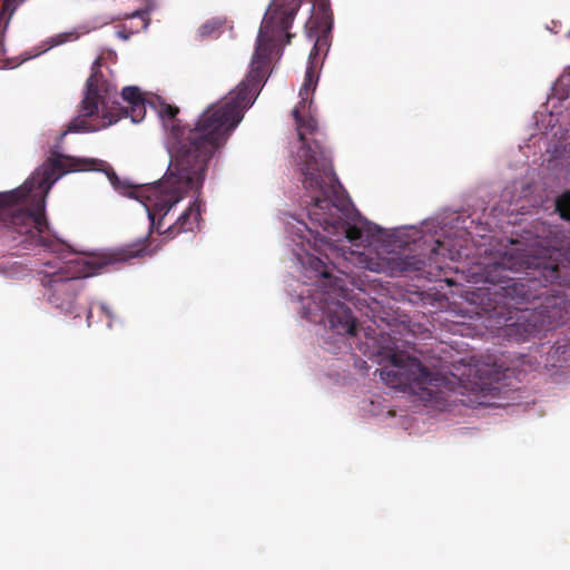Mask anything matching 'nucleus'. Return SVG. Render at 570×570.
<instances>
[{
	"mask_svg": "<svg viewBox=\"0 0 570 570\" xmlns=\"http://www.w3.org/2000/svg\"><path fill=\"white\" fill-rule=\"evenodd\" d=\"M381 380L391 389L415 396L424 406L446 411L461 403L468 406L485 404L492 383L500 380L501 367L494 363L471 358L448 365L435 357L423 361L383 346Z\"/></svg>",
	"mask_w": 570,
	"mask_h": 570,
	"instance_id": "nucleus-1",
	"label": "nucleus"
},
{
	"mask_svg": "<svg viewBox=\"0 0 570 570\" xmlns=\"http://www.w3.org/2000/svg\"><path fill=\"white\" fill-rule=\"evenodd\" d=\"M541 269L546 281L559 278L558 266L551 263H542L531 258L514 243L505 249L500 259L488 264L484 268L485 281L492 284H507L510 281L508 272H522L527 269Z\"/></svg>",
	"mask_w": 570,
	"mask_h": 570,
	"instance_id": "nucleus-2",
	"label": "nucleus"
},
{
	"mask_svg": "<svg viewBox=\"0 0 570 570\" xmlns=\"http://www.w3.org/2000/svg\"><path fill=\"white\" fill-rule=\"evenodd\" d=\"M88 30H81L80 29H72L70 31H66V32H61V33H58L51 38H49L48 40H46L41 47V50L33 53V55H29L27 57H24L23 60H28V59H31L33 57H37L38 55L40 53H43L46 51H48L49 49L53 48V47H57V46H60V45H63L66 42H70V41H75L77 40L80 35H83V33H87Z\"/></svg>",
	"mask_w": 570,
	"mask_h": 570,
	"instance_id": "nucleus-3",
	"label": "nucleus"
},
{
	"mask_svg": "<svg viewBox=\"0 0 570 570\" xmlns=\"http://www.w3.org/2000/svg\"><path fill=\"white\" fill-rule=\"evenodd\" d=\"M557 125L559 129L553 132L554 136L562 138L564 135H570V110H567L566 114L554 110L549 111L548 121L542 124V127L546 130H553Z\"/></svg>",
	"mask_w": 570,
	"mask_h": 570,
	"instance_id": "nucleus-4",
	"label": "nucleus"
},
{
	"mask_svg": "<svg viewBox=\"0 0 570 570\" xmlns=\"http://www.w3.org/2000/svg\"><path fill=\"white\" fill-rule=\"evenodd\" d=\"M570 95V67L557 79L552 87V95L548 99V105L556 108V101L564 100Z\"/></svg>",
	"mask_w": 570,
	"mask_h": 570,
	"instance_id": "nucleus-5",
	"label": "nucleus"
},
{
	"mask_svg": "<svg viewBox=\"0 0 570 570\" xmlns=\"http://www.w3.org/2000/svg\"><path fill=\"white\" fill-rule=\"evenodd\" d=\"M224 20L220 18H213L207 20L205 23H203L198 29V35L200 38H212L216 37L222 27H223Z\"/></svg>",
	"mask_w": 570,
	"mask_h": 570,
	"instance_id": "nucleus-6",
	"label": "nucleus"
},
{
	"mask_svg": "<svg viewBox=\"0 0 570 570\" xmlns=\"http://www.w3.org/2000/svg\"><path fill=\"white\" fill-rule=\"evenodd\" d=\"M554 210L559 213L560 217L570 220V191L563 193L554 203Z\"/></svg>",
	"mask_w": 570,
	"mask_h": 570,
	"instance_id": "nucleus-7",
	"label": "nucleus"
},
{
	"mask_svg": "<svg viewBox=\"0 0 570 570\" xmlns=\"http://www.w3.org/2000/svg\"><path fill=\"white\" fill-rule=\"evenodd\" d=\"M543 313H548V321L546 322V320L542 321V324L540 325L541 328L546 327V328H551V327H554V326H558L560 323H561V307L558 306V305H553L551 307L550 311H542L540 312V315H542Z\"/></svg>",
	"mask_w": 570,
	"mask_h": 570,
	"instance_id": "nucleus-8",
	"label": "nucleus"
},
{
	"mask_svg": "<svg viewBox=\"0 0 570 570\" xmlns=\"http://www.w3.org/2000/svg\"><path fill=\"white\" fill-rule=\"evenodd\" d=\"M144 4V9H137L132 13L128 14V18L135 19L139 18L141 20V29H147L149 24V20L147 18V14L153 9V0H140Z\"/></svg>",
	"mask_w": 570,
	"mask_h": 570,
	"instance_id": "nucleus-9",
	"label": "nucleus"
},
{
	"mask_svg": "<svg viewBox=\"0 0 570 570\" xmlns=\"http://www.w3.org/2000/svg\"><path fill=\"white\" fill-rule=\"evenodd\" d=\"M14 9H16L14 0H4V2H3L4 11H10V14H11L14 11Z\"/></svg>",
	"mask_w": 570,
	"mask_h": 570,
	"instance_id": "nucleus-10",
	"label": "nucleus"
},
{
	"mask_svg": "<svg viewBox=\"0 0 570 570\" xmlns=\"http://www.w3.org/2000/svg\"><path fill=\"white\" fill-rule=\"evenodd\" d=\"M134 33L132 30L130 31H127L126 28L121 29V30H118L117 31V36L122 39V40H127L129 39L130 35Z\"/></svg>",
	"mask_w": 570,
	"mask_h": 570,
	"instance_id": "nucleus-11",
	"label": "nucleus"
},
{
	"mask_svg": "<svg viewBox=\"0 0 570 570\" xmlns=\"http://www.w3.org/2000/svg\"><path fill=\"white\" fill-rule=\"evenodd\" d=\"M99 308L108 318H110V320L112 318V313L106 304H104V303L99 304Z\"/></svg>",
	"mask_w": 570,
	"mask_h": 570,
	"instance_id": "nucleus-12",
	"label": "nucleus"
},
{
	"mask_svg": "<svg viewBox=\"0 0 570 570\" xmlns=\"http://www.w3.org/2000/svg\"><path fill=\"white\" fill-rule=\"evenodd\" d=\"M435 244H436V247H434V248L432 249V252H433L434 254H439V253L443 249V247L445 246V243H444V242H442V240H440V239L438 238V239L435 240Z\"/></svg>",
	"mask_w": 570,
	"mask_h": 570,
	"instance_id": "nucleus-13",
	"label": "nucleus"
},
{
	"mask_svg": "<svg viewBox=\"0 0 570 570\" xmlns=\"http://www.w3.org/2000/svg\"><path fill=\"white\" fill-rule=\"evenodd\" d=\"M91 311H92V306L88 311V318H90V316H91Z\"/></svg>",
	"mask_w": 570,
	"mask_h": 570,
	"instance_id": "nucleus-14",
	"label": "nucleus"
},
{
	"mask_svg": "<svg viewBox=\"0 0 570 570\" xmlns=\"http://www.w3.org/2000/svg\"><path fill=\"white\" fill-rule=\"evenodd\" d=\"M284 225L286 226V217L284 218Z\"/></svg>",
	"mask_w": 570,
	"mask_h": 570,
	"instance_id": "nucleus-15",
	"label": "nucleus"
}]
</instances>
